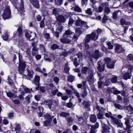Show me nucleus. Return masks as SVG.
<instances>
[{"instance_id":"obj_64","label":"nucleus","mask_w":133,"mask_h":133,"mask_svg":"<svg viewBox=\"0 0 133 133\" xmlns=\"http://www.w3.org/2000/svg\"><path fill=\"white\" fill-rule=\"evenodd\" d=\"M75 51V49L73 48H72L70 49L68 52V54H71V53H74Z\"/></svg>"},{"instance_id":"obj_40","label":"nucleus","mask_w":133,"mask_h":133,"mask_svg":"<svg viewBox=\"0 0 133 133\" xmlns=\"http://www.w3.org/2000/svg\"><path fill=\"white\" fill-rule=\"evenodd\" d=\"M20 93L21 94L18 96V97L20 100H22L24 99L23 96L24 95L25 92L24 91H22L20 92Z\"/></svg>"},{"instance_id":"obj_28","label":"nucleus","mask_w":133,"mask_h":133,"mask_svg":"<svg viewBox=\"0 0 133 133\" xmlns=\"http://www.w3.org/2000/svg\"><path fill=\"white\" fill-rule=\"evenodd\" d=\"M70 114L69 112H62L60 114V116L61 117H66L69 116Z\"/></svg>"},{"instance_id":"obj_15","label":"nucleus","mask_w":133,"mask_h":133,"mask_svg":"<svg viewBox=\"0 0 133 133\" xmlns=\"http://www.w3.org/2000/svg\"><path fill=\"white\" fill-rule=\"evenodd\" d=\"M113 121L114 122L118 125V127H122L123 125V124L121 123V121L120 120L113 117Z\"/></svg>"},{"instance_id":"obj_11","label":"nucleus","mask_w":133,"mask_h":133,"mask_svg":"<svg viewBox=\"0 0 133 133\" xmlns=\"http://www.w3.org/2000/svg\"><path fill=\"white\" fill-rule=\"evenodd\" d=\"M97 69L99 71L101 72L104 71V64H103L102 63L101 61H99L97 63Z\"/></svg>"},{"instance_id":"obj_44","label":"nucleus","mask_w":133,"mask_h":133,"mask_svg":"<svg viewBox=\"0 0 133 133\" xmlns=\"http://www.w3.org/2000/svg\"><path fill=\"white\" fill-rule=\"evenodd\" d=\"M108 16H107L105 15H104V16L102 19V22L103 23H105L106 21L108 20Z\"/></svg>"},{"instance_id":"obj_46","label":"nucleus","mask_w":133,"mask_h":133,"mask_svg":"<svg viewBox=\"0 0 133 133\" xmlns=\"http://www.w3.org/2000/svg\"><path fill=\"white\" fill-rule=\"evenodd\" d=\"M114 105L116 108L118 109H123V107L119 104L115 103H114Z\"/></svg>"},{"instance_id":"obj_22","label":"nucleus","mask_w":133,"mask_h":133,"mask_svg":"<svg viewBox=\"0 0 133 133\" xmlns=\"http://www.w3.org/2000/svg\"><path fill=\"white\" fill-rule=\"evenodd\" d=\"M44 103L48 106L49 109H51V106L52 104V102L51 100H48L44 101Z\"/></svg>"},{"instance_id":"obj_47","label":"nucleus","mask_w":133,"mask_h":133,"mask_svg":"<svg viewBox=\"0 0 133 133\" xmlns=\"http://www.w3.org/2000/svg\"><path fill=\"white\" fill-rule=\"evenodd\" d=\"M74 19L70 17L69 19L68 22L69 25L70 26H71L72 24L74 23Z\"/></svg>"},{"instance_id":"obj_3","label":"nucleus","mask_w":133,"mask_h":133,"mask_svg":"<svg viewBox=\"0 0 133 133\" xmlns=\"http://www.w3.org/2000/svg\"><path fill=\"white\" fill-rule=\"evenodd\" d=\"M11 2L12 4L15 6L16 8L17 9L18 11H19L21 14H23L24 12V6L23 1H21L20 7L18 6L19 5V4L18 3V1H11Z\"/></svg>"},{"instance_id":"obj_39","label":"nucleus","mask_w":133,"mask_h":133,"mask_svg":"<svg viewBox=\"0 0 133 133\" xmlns=\"http://www.w3.org/2000/svg\"><path fill=\"white\" fill-rule=\"evenodd\" d=\"M11 34L10 32L8 31V34L7 35V37H8V38L6 41H9L12 40H14L13 35H12Z\"/></svg>"},{"instance_id":"obj_45","label":"nucleus","mask_w":133,"mask_h":133,"mask_svg":"<svg viewBox=\"0 0 133 133\" xmlns=\"http://www.w3.org/2000/svg\"><path fill=\"white\" fill-rule=\"evenodd\" d=\"M74 10L75 11L78 12H81L82 11L81 9L77 5L75 6L74 8Z\"/></svg>"},{"instance_id":"obj_51","label":"nucleus","mask_w":133,"mask_h":133,"mask_svg":"<svg viewBox=\"0 0 133 133\" xmlns=\"http://www.w3.org/2000/svg\"><path fill=\"white\" fill-rule=\"evenodd\" d=\"M51 121L48 120L45 121L43 122L44 125L46 127L50 125V122Z\"/></svg>"},{"instance_id":"obj_58","label":"nucleus","mask_w":133,"mask_h":133,"mask_svg":"<svg viewBox=\"0 0 133 133\" xmlns=\"http://www.w3.org/2000/svg\"><path fill=\"white\" fill-rule=\"evenodd\" d=\"M104 115L101 113L100 112L98 113L97 115V117L98 119H101L103 118V116Z\"/></svg>"},{"instance_id":"obj_59","label":"nucleus","mask_w":133,"mask_h":133,"mask_svg":"<svg viewBox=\"0 0 133 133\" xmlns=\"http://www.w3.org/2000/svg\"><path fill=\"white\" fill-rule=\"evenodd\" d=\"M68 123H71L73 122L74 119L71 117H69L66 118Z\"/></svg>"},{"instance_id":"obj_37","label":"nucleus","mask_w":133,"mask_h":133,"mask_svg":"<svg viewBox=\"0 0 133 133\" xmlns=\"http://www.w3.org/2000/svg\"><path fill=\"white\" fill-rule=\"evenodd\" d=\"M69 70L70 68L68 67V64H65L64 69V72L66 74H69Z\"/></svg>"},{"instance_id":"obj_38","label":"nucleus","mask_w":133,"mask_h":133,"mask_svg":"<svg viewBox=\"0 0 133 133\" xmlns=\"http://www.w3.org/2000/svg\"><path fill=\"white\" fill-rule=\"evenodd\" d=\"M83 21L80 20H78L76 21L75 23V25L77 26H82V23Z\"/></svg>"},{"instance_id":"obj_33","label":"nucleus","mask_w":133,"mask_h":133,"mask_svg":"<svg viewBox=\"0 0 133 133\" xmlns=\"http://www.w3.org/2000/svg\"><path fill=\"white\" fill-rule=\"evenodd\" d=\"M76 117L78 119L77 121L79 122L81 125H82L83 124V122L84 121V119L82 117H79L78 116L76 115Z\"/></svg>"},{"instance_id":"obj_60","label":"nucleus","mask_w":133,"mask_h":133,"mask_svg":"<svg viewBox=\"0 0 133 133\" xmlns=\"http://www.w3.org/2000/svg\"><path fill=\"white\" fill-rule=\"evenodd\" d=\"M107 44L108 46V48L109 49H112L113 48V45L111 44L110 42L107 43Z\"/></svg>"},{"instance_id":"obj_34","label":"nucleus","mask_w":133,"mask_h":133,"mask_svg":"<svg viewBox=\"0 0 133 133\" xmlns=\"http://www.w3.org/2000/svg\"><path fill=\"white\" fill-rule=\"evenodd\" d=\"M91 39V37L89 34L87 35L85 37L84 40L85 43H88Z\"/></svg>"},{"instance_id":"obj_18","label":"nucleus","mask_w":133,"mask_h":133,"mask_svg":"<svg viewBox=\"0 0 133 133\" xmlns=\"http://www.w3.org/2000/svg\"><path fill=\"white\" fill-rule=\"evenodd\" d=\"M125 109L128 111L129 114H131L133 113V108L130 105L127 106Z\"/></svg>"},{"instance_id":"obj_61","label":"nucleus","mask_w":133,"mask_h":133,"mask_svg":"<svg viewBox=\"0 0 133 133\" xmlns=\"http://www.w3.org/2000/svg\"><path fill=\"white\" fill-rule=\"evenodd\" d=\"M127 59L130 61L133 60V55L131 54L127 56Z\"/></svg>"},{"instance_id":"obj_21","label":"nucleus","mask_w":133,"mask_h":133,"mask_svg":"<svg viewBox=\"0 0 133 133\" xmlns=\"http://www.w3.org/2000/svg\"><path fill=\"white\" fill-rule=\"evenodd\" d=\"M54 115L51 116V115L49 114H46L44 115V117L45 119L49 121H52V119L54 117Z\"/></svg>"},{"instance_id":"obj_63","label":"nucleus","mask_w":133,"mask_h":133,"mask_svg":"<svg viewBox=\"0 0 133 133\" xmlns=\"http://www.w3.org/2000/svg\"><path fill=\"white\" fill-rule=\"evenodd\" d=\"M57 26V29L60 32H61L62 31L63 26Z\"/></svg>"},{"instance_id":"obj_36","label":"nucleus","mask_w":133,"mask_h":133,"mask_svg":"<svg viewBox=\"0 0 133 133\" xmlns=\"http://www.w3.org/2000/svg\"><path fill=\"white\" fill-rule=\"evenodd\" d=\"M59 46L56 44H52L51 46V48L53 50H55L59 48Z\"/></svg>"},{"instance_id":"obj_14","label":"nucleus","mask_w":133,"mask_h":133,"mask_svg":"<svg viewBox=\"0 0 133 133\" xmlns=\"http://www.w3.org/2000/svg\"><path fill=\"white\" fill-rule=\"evenodd\" d=\"M44 110V108L42 107H39L37 109L36 111L38 114L39 117H40L42 116Z\"/></svg>"},{"instance_id":"obj_8","label":"nucleus","mask_w":133,"mask_h":133,"mask_svg":"<svg viewBox=\"0 0 133 133\" xmlns=\"http://www.w3.org/2000/svg\"><path fill=\"white\" fill-rule=\"evenodd\" d=\"M71 38L63 35L60 41L63 44H69L72 41Z\"/></svg>"},{"instance_id":"obj_32","label":"nucleus","mask_w":133,"mask_h":133,"mask_svg":"<svg viewBox=\"0 0 133 133\" xmlns=\"http://www.w3.org/2000/svg\"><path fill=\"white\" fill-rule=\"evenodd\" d=\"M8 34V31L7 30L5 31V33L4 35L2 36V37L3 39L5 41H6L8 39V37H7V35Z\"/></svg>"},{"instance_id":"obj_17","label":"nucleus","mask_w":133,"mask_h":133,"mask_svg":"<svg viewBox=\"0 0 133 133\" xmlns=\"http://www.w3.org/2000/svg\"><path fill=\"white\" fill-rule=\"evenodd\" d=\"M30 2L33 5L37 8H39V5L38 1H30Z\"/></svg>"},{"instance_id":"obj_42","label":"nucleus","mask_w":133,"mask_h":133,"mask_svg":"<svg viewBox=\"0 0 133 133\" xmlns=\"http://www.w3.org/2000/svg\"><path fill=\"white\" fill-rule=\"evenodd\" d=\"M72 89L74 91V93L76 95L77 98H79L80 97V95L79 93L78 92L76 89H74L72 88Z\"/></svg>"},{"instance_id":"obj_30","label":"nucleus","mask_w":133,"mask_h":133,"mask_svg":"<svg viewBox=\"0 0 133 133\" xmlns=\"http://www.w3.org/2000/svg\"><path fill=\"white\" fill-rule=\"evenodd\" d=\"M120 22L121 24L122 25L124 24L126 25H129L130 23L129 22L126 21L124 19H122L120 20Z\"/></svg>"},{"instance_id":"obj_49","label":"nucleus","mask_w":133,"mask_h":133,"mask_svg":"<svg viewBox=\"0 0 133 133\" xmlns=\"http://www.w3.org/2000/svg\"><path fill=\"white\" fill-rule=\"evenodd\" d=\"M82 32L79 28H77L76 29L75 33L76 34L80 35Z\"/></svg>"},{"instance_id":"obj_12","label":"nucleus","mask_w":133,"mask_h":133,"mask_svg":"<svg viewBox=\"0 0 133 133\" xmlns=\"http://www.w3.org/2000/svg\"><path fill=\"white\" fill-rule=\"evenodd\" d=\"M40 78L39 76L36 75L34 78V81H32V83L35 84L37 87H38L40 85L39 84Z\"/></svg>"},{"instance_id":"obj_50","label":"nucleus","mask_w":133,"mask_h":133,"mask_svg":"<svg viewBox=\"0 0 133 133\" xmlns=\"http://www.w3.org/2000/svg\"><path fill=\"white\" fill-rule=\"evenodd\" d=\"M38 104L37 103H36L33 101L32 103L31 107L32 108L34 109H36Z\"/></svg>"},{"instance_id":"obj_7","label":"nucleus","mask_w":133,"mask_h":133,"mask_svg":"<svg viewBox=\"0 0 133 133\" xmlns=\"http://www.w3.org/2000/svg\"><path fill=\"white\" fill-rule=\"evenodd\" d=\"M89 74L90 75L87 77V79L89 84L91 85L93 83L94 81L93 72L92 70L89 71Z\"/></svg>"},{"instance_id":"obj_1","label":"nucleus","mask_w":133,"mask_h":133,"mask_svg":"<svg viewBox=\"0 0 133 133\" xmlns=\"http://www.w3.org/2000/svg\"><path fill=\"white\" fill-rule=\"evenodd\" d=\"M22 26H19L16 31L13 33V37L14 40H16L18 43V45L20 47L23 45L24 41L22 37Z\"/></svg>"},{"instance_id":"obj_10","label":"nucleus","mask_w":133,"mask_h":133,"mask_svg":"<svg viewBox=\"0 0 133 133\" xmlns=\"http://www.w3.org/2000/svg\"><path fill=\"white\" fill-rule=\"evenodd\" d=\"M57 20V21L63 23L66 21V18L65 15H58L56 17Z\"/></svg>"},{"instance_id":"obj_29","label":"nucleus","mask_w":133,"mask_h":133,"mask_svg":"<svg viewBox=\"0 0 133 133\" xmlns=\"http://www.w3.org/2000/svg\"><path fill=\"white\" fill-rule=\"evenodd\" d=\"M38 49L35 47H33L32 48V53L33 56H35L38 53Z\"/></svg>"},{"instance_id":"obj_4","label":"nucleus","mask_w":133,"mask_h":133,"mask_svg":"<svg viewBox=\"0 0 133 133\" xmlns=\"http://www.w3.org/2000/svg\"><path fill=\"white\" fill-rule=\"evenodd\" d=\"M104 60L107 64V67L108 68H114L116 62L115 60H111L110 58L108 57L105 58L104 59Z\"/></svg>"},{"instance_id":"obj_55","label":"nucleus","mask_w":133,"mask_h":133,"mask_svg":"<svg viewBox=\"0 0 133 133\" xmlns=\"http://www.w3.org/2000/svg\"><path fill=\"white\" fill-rule=\"evenodd\" d=\"M6 94L7 96L10 98L13 97L14 96L13 93L10 92H6Z\"/></svg>"},{"instance_id":"obj_13","label":"nucleus","mask_w":133,"mask_h":133,"mask_svg":"<svg viewBox=\"0 0 133 133\" xmlns=\"http://www.w3.org/2000/svg\"><path fill=\"white\" fill-rule=\"evenodd\" d=\"M102 127L103 128V133H109V130L110 128L109 126L105 124H103Z\"/></svg>"},{"instance_id":"obj_25","label":"nucleus","mask_w":133,"mask_h":133,"mask_svg":"<svg viewBox=\"0 0 133 133\" xmlns=\"http://www.w3.org/2000/svg\"><path fill=\"white\" fill-rule=\"evenodd\" d=\"M97 120V117L95 115H92L90 117V121L92 123H95Z\"/></svg>"},{"instance_id":"obj_6","label":"nucleus","mask_w":133,"mask_h":133,"mask_svg":"<svg viewBox=\"0 0 133 133\" xmlns=\"http://www.w3.org/2000/svg\"><path fill=\"white\" fill-rule=\"evenodd\" d=\"M11 11L9 7L6 6L4 11L2 15L3 19L4 20L10 18Z\"/></svg>"},{"instance_id":"obj_54","label":"nucleus","mask_w":133,"mask_h":133,"mask_svg":"<svg viewBox=\"0 0 133 133\" xmlns=\"http://www.w3.org/2000/svg\"><path fill=\"white\" fill-rule=\"evenodd\" d=\"M124 119L125 120V123L126 125V126L130 125V124L129 118H124Z\"/></svg>"},{"instance_id":"obj_26","label":"nucleus","mask_w":133,"mask_h":133,"mask_svg":"<svg viewBox=\"0 0 133 133\" xmlns=\"http://www.w3.org/2000/svg\"><path fill=\"white\" fill-rule=\"evenodd\" d=\"M83 104L85 108L88 109L87 111H90V105L89 103L87 102L84 101L83 102Z\"/></svg>"},{"instance_id":"obj_43","label":"nucleus","mask_w":133,"mask_h":133,"mask_svg":"<svg viewBox=\"0 0 133 133\" xmlns=\"http://www.w3.org/2000/svg\"><path fill=\"white\" fill-rule=\"evenodd\" d=\"M110 10L109 8L107 7H106L104 10V14L107 15L110 13Z\"/></svg>"},{"instance_id":"obj_56","label":"nucleus","mask_w":133,"mask_h":133,"mask_svg":"<svg viewBox=\"0 0 133 133\" xmlns=\"http://www.w3.org/2000/svg\"><path fill=\"white\" fill-rule=\"evenodd\" d=\"M84 90L82 94L81 95V96L83 97H85L87 94V92L86 89H84Z\"/></svg>"},{"instance_id":"obj_52","label":"nucleus","mask_w":133,"mask_h":133,"mask_svg":"<svg viewBox=\"0 0 133 133\" xmlns=\"http://www.w3.org/2000/svg\"><path fill=\"white\" fill-rule=\"evenodd\" d=\"M73 62L74 65L76 67H77L79 65V63L77 62V58H75L73 60Z\"/></svg>"},{"instance_id":"obj_16","label":"nucleus","mask_w":133,"mask_h":133,"mask_svg":"<svg viewBox=\"0 0 133 133\" xmlns=\"http://www.w3.org/2000/svg\"><path fill=\"white\" fill-rule=\"evenodd\" d=\"M101 56V54L100 53L99 51L97 50L95 51V53L92 55V57L93 58L97 59Z\"/></svg>"},{"instance_id":"obj_20","label":"nucleus","mask_w":133,"mask_h":133,"mask_svg":"<svg viewBox=\"0 0 133 133\" xmlns=\"http://www.w3.org/2000/svg\"><path fill=\"white\" fill-rule=\"evenodd\" d=\"M90 70H91L87 67H84L82 68L81 70V72L84 74H86L87 71H88L89 74V71Z\"/></svg>"},{"instance_id":"obj_62","label":"nucleus","mask_w":133,"mask_h":133,"mask_svg":"<svg viewBox=\"0 0 133 133\" xmlns=\"http://www.w3.org/2000/svg\"><path fill=\"white\" fill-rule=\"evenodd\" d=\"M117 77L114 76L111 79V81L112 83H116L117 82Z\"/></svg>"},{"instance_id":"obj_19","label":"nucleus","mask_w":133,"mask_h":133,"mask_svg":"<svg viewBox=\"0 0 133 133\" xmlns=\"http://www.w3.org/2000/svg\"><path fill=\"white\" fill-rule=\"evenodd\" d=\"M72 33L71 31L68 29L65 31V32L64 33L63 35L71 38L70 36L72 34Z\"/></svg>"},{"instance_id":"obj_31","label":"nucleus","mask_w":133,"mask_h":133,"mask_svg":"<svg viewBox=\"0 0 133 133\" xmlns=\"http://www.w3.org/2000/svg\"><path fill=\"white\" fill-rule=\"evenodd\" d=\"M96 109L101 112L102 113L105 110V109L102 107H100L99 105H97L96 107Z\"/></svg>"},{"instance_id":"obj_2","label":"nucleus","mask_w":133,"mask_h":133,"mask_svg":"<svg viewBox=\"0 0 133 133\" xmlns=\"http://www.w3.org/2000/svg\"><path fill=\"white\" fill-rule=\"evenodd\" d=\"M19 58V66L18 71L19 73L21 74L23 73L24 70L26 67V65L24 61L22 60V57L20 53L18 54Z\"/></svg>"},{"instance_id":"obj_35","label":"nucleus","mask_w":133,"mask_h":133,"mask_svg":"<svg viewBox=\"0 0 133 133\" xmlns=\"http://www.w3.org/2000/svg\"><path fill=\"white\" fill-rule=\"evenodd\" d=\"M31 33L32 32L30 31L29 30L26 31L25 33L26 37L28 39H29L31 36Z\"/></svg>"},{"instance_id":"obj_53","label":"nucleus","mask_w":133,"mask_h":133,"mask_svg":"<svg viewBox=\"0 0 133 133\" xmlns=\"http://www.w3.org/2000/svg\"><path fill=\"white\" fill-rule=\"evenodd\" d=\"M43 37L45 39H48L50 38V35L49 33H45L43 34Z\"/></svg>"},{"instance_id":"obj_27","label":"nucleus","mask_w":133,"mask_h":133,"mask_svg":"<svg viewBox=\"0 0 133 133\" xmlns=\"http://www.w3.org/2000/svg\"><path fill=\"white\" fill-rule=\"evenodd\" d=\"M21 130V127L20 124L17 123H16L15 124V130L16 132H20Z\"/></svg>"},{"instance_id":"obj_57","label":"nucleus","mask_w":133,"mask_h":133,"mask_svg":"<svg viewBox=\"0 0 133 133\" xmlns=\"http://www.w3.org/2000/svg\"><path fill=\"white\" fill-rule=\"evenodd\" d=\"M132 127V126L130 125H126V127L125 128V130L127 131L130 132L131 131V128Z\"/></svg>"},{"instance_id":"obj_24","label":"nucleus","mask_w":133,"mask_h":133,"mask_svg":"<svg viewBox=\"0 0 133 133\" xmlns=\"http://www.w3.org/2000/svg\"><path fill=\"white\" fill-rule=\"evenodd\" d=\"M130 74L128 72L125 73L123 76V78L124 79L127 80L128 79L130 78Z\"/></svg>"},{"instance_id":"obj_9","label":"nucleus","mask_w":133,"mask_h":133,"mask_svg":"<svg viewBox=\"0 0 133 133\" xmlns=\"http://www.w3.org/2000/svg\"><path fill=\"white\" fill-rule=\"evenodd\" d=\"M124 51V50L121 45L117 44L116 45L115 52L117 53H120Z\"/></svg>"},{"instance_id":"obj_5","label":"nucleus","mask_w":133,"mask_h":133,"mask_svg":"<svg viewBox=\"0 0 133 133\" xmlns=\"http://www.w3.org/2000/svg\"><path fill=\"white\" fill-rule=\"evenodd\" d=\"M102 31L101 29L98 28L97 30L89 34L91 37V39L92 40L95 41L98 38V35L101 33Z\"/></svg>"},{"instance_id":"obj_23","label":"nucleus","mask_w":133,"mask_h":133,"mask_svg":"<svg viewBox=\"0 0 133 133\" xmlns=\"http://www.w3.org/2000/svg\"><path fill=\"white\" fill-rule=\"evenodd\" d=\"M67 79L68 81L72 83L75 81V77L71 75H69L68 76Z\"/></svg>"},{"instance_id":"obj_41","label":"nucleus","mask_w":133,"mask_h":133,"mask_svg":"<svg viewBox=\"0 0 133 133\" xmlns=\"http://www.w3.org/2000/svg\"><path fill=\"white\" fill-rule=\"evenodd\" d=\"M119 12L121 13V11L119 10L116 11L113 13L112 16L114 19H116L117 18V15Z\"/></svg>"},{"instance_id":"obj_48","label":"nucleus","mask_w":133,"mask_h":133,"mask_svg":"<svg viewBox=\"0 0 133 133\" xmlns=\"http://www.w3.org/2000/svg\"><path fill=\"white\" fill-rule=\"evenodd\" d=\"M88 125L89 126H91V128H95L96 129L98 128L99 127V124L98 122H96L95 124V125Z\"/></svg>"}]
</instances>
